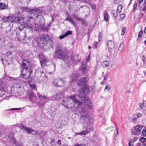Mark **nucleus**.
<instances>
[{
    "instance_id": "14",
    "label": "nucleus",
    "mask_w": 146,
    "mask_h": 146,
    "mask_svg": "<svg viewBox=\"0 0 146 146\" xmlns=\"http://www.w3.org/2000/svg\"><path fill=\"white\" fill-rule=\"evenodd\" d=\"M49 36H48V35L47 34H43L42 35L41 37L40 38L41 41L40 42V44H42L43 42L44 41L46 42L47 41L46 43L48 41H50V39L49 38Z\"/></svg>"
},
{
    "instance_id": "50",
    "label": "nucleus",
    "mask_w": 146,
    "mask_h": 146,
    "mask_svg": "<svg viewBox=\"0 0 146 146\" xmlns=\"http://www.w3.org/2000/svg\"><path fill=\"white\" fill-rule=\"evenodd\" d=\"M142 134L143 135L146 136V130L143 129L142 131Z\"/></svg>"
},
{
    "instance_id": "8",
    "label": "nucleus",
    "mask_w": 146,
    "mask_h": 146,
    "mask_svg": "<svg viewBox=\"0 0 146 146\" xmlns=\"http://www.w3.org/2000/svg\"><path fill=\"white\" fill-rule=\"evenodd\" d=\"M13 56L11 52H7L4 58H2V60L3 62H7L8 64H9L13 62Z\"/></svg>"
},
{
    "instance_id": "41",
    "label": "nucleus",
    "mask_w": 146,
    "mask_h": 146,
    "mask_svg": "<svg viewBox=\"0 0 146 146\" xmlns=\"http://www.w3.org/2000/svg\"><path fill=\"white\" fill-rule=\"evenodd\" d=\"M108 17V15L107 13H106L104 14V20L107 21Z\"/></svg>"
},
{
    "instance_id": "48",
    "label": "nucleus",
    "mask_w": 146,
    "mask_h": 146,
    "mask_svg": "<svg viewBox=\"0 0 146 146\" xmlns=\"http://www.w3.org/2000/svg\"><path fill=\"white\" fill-rule=\"evenodd\" d=\"M19 110V109L18 108H11L10 109H7L6 111H11L13 110Z\"/></svg>"
},
{
    "instance_id": "20",
    "label": "nucleus",
    "mask_w": 146,
    "mask_h": 146,
    "mask_svg": "<svg viewBox=\"0 0 146 146\" xmlns=\"http://www.w3.org/2000/svg\"><path fill=\"white\" fill-rule=\"evenodd\" d=\"M10 18V22H15L17 23H18V22H19V17H15V16L13 15L11 16Z\"/></svg>"
},
{
    "instance_id": "63",
    "label": "nucleus",
    "mask_w": 146,
    "mask_h": 146,
    "mask_svg": "<svg viewBox=\"0 0 146 146\" xmlns=\"http://www.w3.org/2000/svg\"><path fill=\"white\" fill-rule=\"evenodd\" d=\"M139 107L141 109H142L143 108V103H141L139 104Z\"/></svg>"
},
{
    "instance_id": "25",
    "label": "nucleus",
    "mask_w": 146,
    "mask_h": 146,
    "mask_svg": "<svg viewBox=\"0 0 146 146\" xmlns=\"http://www.w3.org/2000/svg\"><path fill=\"white\" fill-rule=\"evenodd\" d=\"M80 68L81 71L83 73H86L87 72L88 69L85 64L81 65Z\"/></svg>"
},
{
    "instance_id": "32",
    "label": "nucleus",
    "mask_w": 146,
    "mask_h": 146,
    "mask_svg": "<svg viewBox=\"0 0 146 146\" xmlns=\"http://www.w3.org/2000/svg\"><path fill=\"white\" fill-rule=\"evenodd\" d=\"M14 125L16 127H19L20 128L23 130V129L25 126L23 125L21 123L18 124H16V125Z\"/></svg>"
},
{
    "instance_id": "5",
    "label": "nucleus",
    "mask_w": 146,
    "mask_h": 146,
    "mask_svg": "<svg viewBox=\"0 0 146 146\" xmlns=\"http://www.w3.org/2000/svg\"><path fill=\"white\" fill-rule=\"evenodd\" d=\"M10 77L7 75H5L2 78L0 79V90L4 91L6 89L5 84L6 81L10 79Z\"/></svg>"
},
{
    "instance_id": "21",
    "label": "nucleus",
    "mask_w": 146,
    "mask_h": 146,
    "mask_svg": "<svg viewBox=\"0 0 146 146\" xmlns=\"http://www.w3.org/2000/svg\"><path fill=\"white\" fill-rule=\"evenodd\" d=\"M107 44L108 48L112 49L115 47V43L113 41L110 40L107 42Z\"/></svg>"
},
{
    "instance_id": "47",
    "label": "nucleus",
    "mask_w": 146,
    "mask_h": 146,
    "mask_svg": "<svg viewBox=\"0 0 146 146\" xmlns=\"http://www.w3.org/2000/svg\"><path fill=\"white\" fill-rule=\"evenodd\" d=\"M68 21L70 22L73 25H75V22H74V20L73 19H72L71 18Z\"/></svg>"
},
{
    "instance_id": "36",
    "label": "nucleus",
    "mask_w": 146,
    "mask_h": 146,
    "mask_svg": "<svg viewBox=\"0 0 146 146\" xmlns=\"http://www.w3.org/2000/svg\"><path fill=\"white\" fill-rule=\"evenodd\" d=\"M71 79H72L71 81V82H72L76 80L77 77L76 76H75V75H74V74H73V75H72V76L71 77Z\"/></svg>"
},
{
    "instance_id": "51",
    "label": "nucleus",
    "mask_w": 146,
    "mask_h": 146,
    "mask_svg": "<svg viewBox=\"0 0 146 146\" xmlns=\"http://www.w3.org/2000/svg\"><path fill=\"white\" fill-rule=\"evenodd\" d=\"M128 145L129 146H133V141L131 140H130L129 141Z\"/></svg>"
},
{
    "instance_id": "44",
    "label": "nucleus",
    "mask_w": 146,
    "mask_h": 146,
    "mask_svg": "<svg viewBox=\"0 0 146 146\" xmlns=\"http://www.w3.org/2000/svg\"><path fill=\"white\" fill-rule=\"evenodd\" d=\"M126 29V28L125 27H124L123 28L121 33V35H124Z\"/></svg>"
},
{
    "instance_id": "18",
    "label": "nucleus",
    "mask_w": 146,
    "mask_h": 146,
    "mask_svg": "<svg viewBox=\"0 0 146 146\" xmlns=\"http://www.w3.org/2000/svg\"><path fill=\"white\" fill-rule=\"evenodd\" d=\"M34 94L32 90L29 91L27 93V96L30 101H32L34 97Z\"/></svg>"
},
{
    "instance_id": "29",
    "label": "nucleus",
    "mask_w": 146,
    "mask_h": 146,
    "mask_svg": "<svg viewBox=\"0 0 146 146\" xmlns=\"http://www.w3.org/2000/svg\"><path fill=\"white\" fill-rule=\"evenodd\" d=\"M23 39L26 42H28L30 41V37H28L27 36H23Z\"/></svg>"
},
{
    "instance_id": "45",
    "label": "nucleus",
    "mask_w": 146,
    "mask_h": 146,
    "mask_svg": "<svg viewBox=\"0 0 146 146\" xmlns=\"http://www.w3.org/2000/svg\"><path fill=\"white\" fill-rule=\"evenodd\" d=\"M137 119L136 117L133 116V119H132V121L134 123H136Z\"/></svg>"
},
{
    "instance_id": "13",
    "label": "nucleus",
    "mask_w": 146,
    "mask_h": 146,
    "mask_svg": "<svg viewBox=\"0 0 146 146\" xmlns=\"http://www.w3.org/2000/svg\"><path fill=\"white\" fill-rule=\"evenodd\" d=\"M39 59L41 64V68L43 67L44 65H45L48 61L47 60L42 54L39 55Z\"/></svg>"
},
{
    "instance_id": "49",
    "label": "nucleus",
    "mask_w": 146,
    "mask_h": 146,
    "mask_svg": "<svg viewBox=\"0 0 146 146\" xmlns=\"http://www.w3.org/2000/svg\"><path fill=\"white\" fill-rule=\"evenodd\" d=\"M45 103H44L39 102V105L40 107H42L44 106Z\"/></svg>"
},
{
    "instance_id": "59",
    "label": "nucleus",
    "mask_w": 146,
    "mask_h": 146,
    "mask_svg": "<svg viewBox=\"0 0 146 146\" xmlns=\"http://www.w3.org/2000/svg\"><path fill=\"white\" fill-rule=\"evenodd\" d=\"M71 19V17H68L65 19V20L67 21H70V19Z\"/></svg>"
},
{
    "instance_id": "9",
    "label": "nucleus",
    "mask_w": 146,
    "mask_h": 146,
    "mask_svg": "<svg viewBox=\"0 0 146 146\" xmlns=\"http://www.w3.org/2000/svg\"><path fill=\"white\" fill-rule=\"evenodd\" d=\"M21 88L20 84H16L14 85L11 88V92L12 95L16 97L18 96L19 90Z\"/></svg>"
},
{
    "instance_id": "56",
    "label": "nucleus",
    "mask_w": 146,
    "mask_h": 146,
    "mask_svg": "<svg viewBox=\"0 0 146 146\" xmlns=\"http://www.w3.org/2000/svg\"><path fill=\"white\" fill-rule=\"evenodd\" d=\"M104 80H107L108 78V73H107L105 75H104Z\"/></svg>"
},
{
    "instance_id": "1",
    "label": "nucleus",
    "mask_w": 146,
    "mask_h": 146,
    "mask_svg": "<svg viewBox=\"0 0 146 146\" xmlns=\"http://www.w3.org/2000/svg\"><path fill=\"white\" fill-rule=\"evenodd\" d=\"M61 103L67 108L70 109L74 107V111L77 113H80L81 118L84 120V124L88 125L90 122L89 113L86 107H84L83 105L82 106V103L76 99L75 96H70L64 98L61 101Z\"/></svg>"
},
{
    "instance_id": "60",
    "label": "nucleus",
    "mask_w": 146,
    "mask_h": 146,
    "mask_svg": "<svg viewBox=\"0 0 146 146\" xmlns=\"http://www.w3.org/2000/svg\"><path fill=\"white\" fill-rule=\"evenodd\" d=\"M125 15L124 14H122L120 15V18L122 19L124 18L125 17Z\"/></svg>"
},
{
    "instance_id": "11",
    "label": "nucleus",
    "mask_w": 146,
    "mask_h": 146,
    "mask_svg": "<svg viewBox=\"0 0 146 146\" xmlns=\"http://www.w3.org/2000/svg\"><path fill=\"white\" fill-rule=\"evenodd\" d=\"M26 27L28 29L30 30V31H37V29H38V28L36 27L37 26V24H35V26H34L32 25L31 23L29 21H26Z\"/></svg>"
},
{
    "instance_id": "61",
    "label": "nucleus",
    "mask_w": 146,
    "mask_h": 146,
    "mask_svg": "<svg viewBox=\"0 0 146 146\" xmlns=\"http://www.w3.org/2000/svg\"><path fill=\"white\" fill-rule=\"evenodd\" d=\"M143 107H146V102L144 101L143 102Z\"/></svg>"
},
{
    "instance_id": "2",
    "label": "nucleus",
    "mask_w": 146,
    "mask_h": 146,
    "mask_svg": "<svg viewBox=\"0 0 146 146\" xmlns=\"http://www.w3.org/2000/svg\"><path fill=\"white\" fill-rule=\"evenodd\" d=\"M53 54V57L56 59L65 60H67L69 57L67 51L60 47L56 48Z\"/></svg>"
},
{
    "instance_id": "57",
    "label": "nucleus",
    "mask_w": 146,
    "mask_h": 146,
    "mask_svg": "<svg viewBox=\"0 0 146 146\" xmlns=\"http://www.w3.org/2000/svg\"><path fill=\"white\" fill-rule=\"evenodd\" d=\"M30 86L33 89H34L35 87V86L34 84H31Z\"/></svg>"
},
{
    "instance_id": "64",
    "label": "nucleus",
    "mask_w": 146,
    "mask_h": 146,
    "mask_svg": "<svg viewBox=\"0 0 146 146\" xmlns=\"http://www.w3.org/2000/svg\"><path fill=\"white\" fill-rule=\"evenodd\" d=\"M61 141L60 140H58L57 141V143L58 144L60 145L61 143Z\"/></svg>"
},
{
    "instance_id": "22",
    "label": "nucleus",
    "mask_w": 146,
    "mask_h": 146,
    "mask_svg": "<svg viewBox=\"0 0 146 146\" xmlns=\"http://www.w3.org/2000/svg\"><path fill=\"white\" fill-rule=\"evenodd\" d=\"M64 96V92H61L58 94H56L54 96V98L57 100L63 98Z\"/></svg>"
},
{
    "instance_id": "55",
    "label": "nucleus",
    "mask_w": 146,
    "mask_h": 146,
    "mask_svg": "<svg viewBox=\"0 0 146 146\" xmlns=\"http://www.w3.org/2000/svg\"><path fill=\"white\" fill-rule=\"evenodd\" d=\"M107 89H108L107 90L108 91L109 90H110V88H109L108 85H106L105 88V91H106Z\"/></svg>"
},
{
    "instance_id": "33",
    "label": "nucleus",
    "mask_w": 146,
    "mask_h": 146,
    "mask_svg": "<svg viewBox=\"0 0 146 146\" xmlns=\"http://www.w3.org/2000/svg\"><path fill=\"white\" fill-rule=\"evenodd\" d=\"M124 48V44L123 43H121L120 44L118 48V50L121 52L123 50Z\"/></svg>"
},
{
    "instance_id": "23",
    "label": "nucleus",
    "mask_w": 146,
    "mask_h": 146,
    "mask_svg": "<svg viewBox=\"0 0 146 146\" xmlns=\"http://www.w3.org/2000/svg\"><path fill=\"white\" fill-rule=\"evenodd\" d=\"M71 59L73 63L74 64H77L78 63H79L80 62V61L78 58V57L77 56H75L74 57V56H72Z\"/></svg>"
},
{
    "instance_id": "3",
    "label": "nucleus",
    "mask_w": 146,
    "mask_h": 146,
    "mask_svg": "<svg viewBox=\"0 0 146 146\" xmlns=\"http://www.w3.org/2000/svg\"><path fill=\"white\" fill-rule=\"evenodd\" d=\"M21 74L20 76L23 79L27 80L31 77V75L33 72L32 67L31 66L22 68L21 69Z\"/></svg>"
},
{
    "instance_id": "10",
    "label": "nucleus",
    "mask_w": 146,
    "mask_h": 146,
    "mask_svg": "<svg viewBox=\"0 0 146 146\" xmlns=\"http://www.w3.org/2000/svg\"><path fill=\"white\" fill-rule=\"evenodd\" d=\"M82 100L83 101L86 106L90 109L92 108L91 101L88 97H82Z\"/></svg>"
},
{
    "instance_id": "6",
    "label": "nucleus",
    "mask_w": 146,
    "mask_h": 146,
    "mask_svg": "<svg viewBox=\"0 0 146 146\" xmlns=\"http://www.w3.org/2000/svg\"><path fill=\"white\" fill-rule=\"evenodd\" d=\"M143 127V125L139 124L133 127L131 129L132 135H139L141 133V130Z\"/></svg>"
},
{
    "instance_id": "46",
    "label": "nucleus",
    "mask_w": 146,
    "mask_h": 146,
    "mask_svg": "<svg viewBox=\"0 0 146 146\" xmlns=\"http://www.w3.org/2000/svg\"><path fill=\"white\" fill-rule=\"evenodd\" d=\"M143 31L142 30H141L139 32L138 37V38H140L142 34L143 33Z\"/></svg>"
},
{
    "instance_id": "62",
    "label": "nucleus",
    "mask_w": 146,
    "mask_h": 146,
    "mask_svg": "<svg viewBox=\"0 0 146 146\" xmlns=\"http://www.w3.org/2000/svg\"><path fill=\"white\" fill-rule=\"evenodd\" d=\"M146 10V6H144V5L143 7L142 8V11L144 12Z\"/></svg>"
},
{
    "instance_id": "12",
    "label": "nucleus",
    "mask_w": 146,
    "mask_h": 146,
    "mask_svg": "<svg viewBox=\"0 0 146 146\" xmlns=\"http://www.w3.org/2000/svg\"><path fill=\"white\" fill-rule=\"evenodd\" d=\"M45 76L44 73L42 71H41L39 70H36L35 72V78H36L37 79V81H39L40 83V79L42 78L43 76Z\"/></svg>"
},
{
    "instance_id": "34",
    "label": "nucleus",
    "mask_w": 146,
    "mask_h": 146,
    "mask_svg": "<svg viewBox=\"0 0 146 146\" xmlns=\"http://www.w3.org/2000/svg\"><path fill=\"white\" fill-rule=\"evenodd\" d=\"M122 8V5L120 4H119L118 5L117 9V11H118L119 13L121 12V10Z\"/></svg>"
},
{
    "instance_id": "28",
    "label": "nucleus",
    "mask_w": 146,
    "mask_h": 146,
    "mask_svg": "<svg viewBox=\"0 0 146 146\" xmlns=\"http://www.w3.org/2000/svg\"><path fill=\"white\" fill-rule=\"evenodd\" d=\"M42 78L40 79V81L41 80L42 82L44 83H46L47 81V78L46 76L43 75L42 77Z\"/></svg>"
},
{
    "instance_id": "19",
    "label": "nucleus",
    "mask_w": 146,
    "mask_h": 146,
    "mask_svg": "<svg viewBox=\"0 0 146 146\" xmlns=\"http://www.w3.org/2000/svg\"><path fill=\"white\" fill-rule=\"evenodd\" d=\"M87 89L86 88H81L80 90L79 96H80V97H84V95L86 94L87 92L86 91Z\"/></svg>"
},
{
    "instance_id": "39",
    "label": "nucleus",
    "mask_w": 146,
    "mask_h": 146,
    "mask_svg": "<svg viewBox=\"0 0 146 146\" xmlns=\"http://www.w3.org/2000/svg\"><path fill=\"white\" fill-rule=\"evenodd\" d=\"M142 116V115H141V114H140L139 113H138L136 114H134V115L133 116V117H137V118H139V117H140Z\"/></svg>"
},
{
    "instance_id": "24",
    "label": "nucleus",
    "mask_w": 146,
    "mask_h": 146,
    "mask_svg": "<svg viewBox=\"0 0 146 146\" xmlns=\"http://www.w3.org/2000/svg\"><path fill=\"white\" fill-rule=\"evenodd\" d=\"M36 15H35V18H37L39 16H40L42 13V10L40 8H36Z\"/></svg>"
},
{
    "instance_id": "58",
    "label": "nucleus",
    "mask_w": 146,
    "mask_h": 146,
    "mask_svg": "<svg viewBox=\"0 0 146 146\" xmlns=\"http://www.w3.org/2000/svg\"><path fill=\"white\" fill-rule=\"evenodd\" d=\"M74 146H85V145L83 144H75L74 145Z\"/></svg>"
},
{
    "instance_id": "27",
    "label": "nucleus",
    "mask_w": 146,
    "mask_h": 146,
    "mask_svg": "<svg viewBox=\"0 0 146 146\" xmlns=\"http://www.w3.org/2000/svg\"><path fill=\"white\" fill-rule=\"evenodd\" d=\"M7 5L5 3H0V9L1 10L5 9L7 7Z\"/></svg>"
},
{
    "instance_id": "35",
    "label": "nucleus",
    "mask_w": 146,
    "mask_h": 146,
    "mask_svg": "<svg viewBox=\"0 0 146 146\" xmlns=\"http://www.w3.org/2000/svg\"><path fill=\"white\" fill-rule=\"evenodd\" d=\"M72 31H68L66 33L64 34L65 35V36L66 37L70 35H71L72 34Z\"/></svg>"
},
{
    "instance_id": "54",
    "label": "nucleus",
    "mask_w": 146,
    "mask_h": 146,
    "mask_svg": "<svg viewBox=\"0 0 146 146\" xmlns=\"http://www.w3.org/2000/svg\"><path fill=\"white\" fill-rule=\"evenodd\" d=\"M65 35L64 34L62 36H59V38L61 40L63 38H64V37H66V36H65Z\"/></svg>"
},
{
    "instance_id": "15",
    "label": "nucleus",
    "mask_w": 146,
    "mask_h": 146,
    "mask_svg": "<svg viewBox=\"0 0 146 146\" xmlns=\"http://www.w3.org/2000/svg\"><path fill=\"white\" fill-rule=\"evenodd\" d=\"M89 80L88 77H82L81 78L80 80L78 82L77 84L80 86L84 85L85 83L88 82Z\"/></svg>"
},
{
    "instance_id": "17",
    "label": "nucleus",
    "mask_w": 146,
    "mask_h": 146,
    "mask_svg": "<svg viewBox=\"0 0 146 146\" xmlns=\"http://www.w3.org/2000/svg\"><path fill=\"white\" fill-rule=\"evenodd\" d=\"M22 66L23 68L29 66H31V67L32 66V64H30V62L28 60L23 59L22 61Z\"/></svg>"
},
{
    "instance_id": "26",
    "label": "nucleus",
    "mask_w": 146,
    "mask_h": 146,
    "mask_svg": "<svg viewBox=\"0 0 146 146\" xmlns=\"http://www.w3.org/2000/svg\"><path fill=\"white\" fill-rule=\"evenodd\" d=\"M109 65V62L107 60L105 61L102 63V66L104 68H106Z\"/></svg>"
},
{
    "instance_id": "16",
    "label": "nucleus",
    "mask_w": 146,
    "mask_h": 146,
    "mask_svg": "<svg viewBox=\"0 0 146 146\" xmlns=\"http://www.w3.org/2000/svg\"><path fill=\"white\" fill-rule=\"evenodd\" d=\"M24 131H25L28 133L30 134L32 133V134L34 135L36 133L38 134L37 132L31 129V128H29L25 126L23 129ZM39 133L38 134H39Z\"/></svg>"
},
{
    "instance_id": "53",
    "label": "nucleus",
    "mask_w": 146,
    "mask_h": 146,
    "mask_svg": "<svg viewBox=\"0 0 146 146\" xmlns=\"http://www.w3.org/2000/svg\"><path fill=\"white\" fill-rule=\"evenodd\" d=\"M137 3L136 2H135L133 6V11L134 10V9H135V8L137 7Z\"/></svg>"
},
{
    "instance_id": "4",
    "label": "nucleus",
    "mask_w": 146,
    "mask_h": 146,
    "mask_svg": "<svg viewBox=\"0 0 146 146\" xmlns=\"http://www.w3.org/2000/svg\"><path fill=\"white\" fill-rule=\"evenodd\" d=\"M93 129V127L92 125H87V126H83V129L82 131L78 133H76V135H86L89 132L91 131Z\"/></svg>"
},
{
    "instance_id": "7",
    "label": "nucleus",
    "mask_w": 146,
    "mask_h": 146,
    "mask_svg": "<svg viewBox=\"0 0 146 146\" xmlns=\"http://www.w3.org/2000/svg\"><path fill=\"white\" fill-rule=\"evenodd\" d=\"M52 82L54 86L57 87L64 86L66 84V82L63 78L54 79L52 81Z\"/></svg>"
},
{
    "instance_id": "42",
    "label": "nucleus",
    "mask_w": 146,
    "mask_h": 146,
    "mask_svg": "<svg viewBox=\"0 0 146 146\" xmlns=\"http://www.w3.org/2000/svg\"><path fill=\"white\" fill-rule=\"evenodd\" d=\"M140 140L141 142H144L146 140V138L143 137H141L140 138Z\"/></svg>"
},
{
    "instance_id": "52",
    "label": "nucleus",
    "mask_w": 146,
    "mask_h": 146,
    "mask_svg": "<svg viewBox=\"0 0 146 146\" xmlns=\"http://www.w3.org/2000/svg\"><path fill=\"white\" fill-rule=\"evenodd\" d=\"M102 33L100 32L99 34V41H101L102 40Z\"/></svg>"
},
{
    "instance_id": "37",
    "label": "nucleus",
    "mask_w": 146,
    "mask_h": 146,
    "mask_svg": "<svg viewBox=\"0 0 146 146\" xmlns=\"http://www.w3.org/2000/svg\"><path fill=\"white\" fill-rule=\"evenodd\" d=\"M36 8H32L31 9V14H33L35 15H36Z\"/></svg>"
},
{
    "instance_id": "38",
    "label": "nucleus",
    "mask_w": 146,
    "mask_h": 146,
    "mask_svg": "<svg viewBox=\"0 0 146 146\" xmlns=\"http://www.w3.org/2000/svg\"><path fill=\"white\" fill-rule=\"evenodd\" d=\"M32 9V8H30L28 7H27L25 8L24 10L26 12H29L31 13V11Z\"/></svg>"
},
{
    "instance_id": "40",
    "label": "nucleus",
    "mask_w": 146,
    "mask_h": 146,
    "mask_svg": "<svg viewBox=\"0 0 146 146\" xmlns=\"http://www.w3.org/2000/svg\"><path fill=\"white\" fill-rule=\"evenodd\" d=\"M112 14L113 16L115 18H117V11H113L112 12Z\"/></svg>"
},
{
    "instance_id": "43",
    "label": "nucleus",
    "mask_w": 146,
    "mask_h": 146,
    "mask_svg": "<svg viewBox=\"0 0 146 146\" xmlns=\"http://www.w3.org/2000/svg\"><path fill=\"white\" fill-rule=\"evenodd\" d=\"M19 22H18V24L23 23V22L24 20L22 18H20L19 17V19L18 20Z\"/></svg>"
},
{
    "instance_id": "31",
    "label": "nucleus",
    "mask_w": 146,
    "mask_h": 146,
    "mask_svg": "<svg viewBox=\"0 0 146 146\" xmlns=\"http://www.w3.org/2000/svg\"><path fill=\"white\" fill-rule=\"evenodd\" d=\"M37 96L38 98L40 99H43L44 100H47L48 98L45 96H42L39 94V93H37Z\"/></svg>"
},
{
    "instance_id": "30",
    "label": "nucleus",
    "mask_w": 146,
    "mask_h": 146,
    "mask_svg": "<svg viewBox=\"0 0 146 146\" xmlns=\"http://www.w3.org/2000/svg\"><path fill=\"white\" fill-rule=\"evenodd\" d=\"M2 20L4 22H7L10 21V22L11 18L10 16L7 17H3L2 18Z\"/></svg>"
}]
</instances>
